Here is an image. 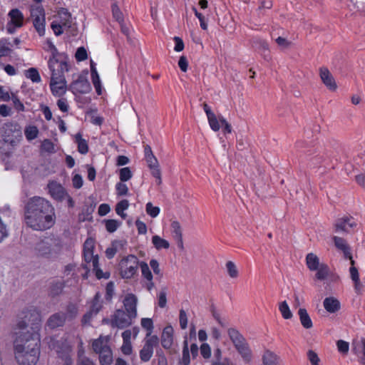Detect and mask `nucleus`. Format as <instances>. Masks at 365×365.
I'll return each mask as SVG.
<instances>
[{
	"instance_id": "1",
	"label": "nucleus",
	"mask_w": 365,
	"mask_h": 365,
	"mask_svg": "<svg viewBox=\"0 0 365 365\" xmlns=\"http://www.w3.org/2000/svg\"><path fill=\"white\" fill-rule=\"evenodd\" d=\"M24 222L34 230H46L55 224V209L51 203L43 197H31L24 207Z\"/></svg>"
},
{
	"instance_id": "2",
	"label": "nucleus",
	"mask_w": 365,
	"mask_h": 365,
	"mask_svg": "<svg viewBox=\"0 0 365 365\" xmlns=\"http://www.w3.org/2000/svg\"><path fill=\"white\" fill-rule=\"evenodd\" d=\"M38 325L29 327L24 321H20L15 329L16 339L14 341V352L18 351V345L22 346L24 350L29 349V345L34 341L40 347V336L38 333Z\"/></svg>"
},
{
	"instance_id": "3",
	"label": "nucleus",
	"mask_w": 365,
	"mask_h": 365,
	"mask_svg": "<svg viewBox=\"0 0 365 365\" xmlns=\"http://www.w3.org/2000/svg\"><path fill=\"white\" fill-rule=\"evenodd\" d=\"M29 347V349L24 350L22 346L18 345V351L14 354L19 365H35L37 363L40 355V347L34 341L30 343Z\"/></svg>"
},
{
	"instance_id": "4",
	"label": "nucleus",
	"mask_w": 365,
	"mask_h": 365,
	"mask_svg": "<svg viewBox=\"0 0 365 365\" xmlns=\"http://www.w3.org/2000/svg\"><path fill=\"white\" fill-rule=\"evenodd\" d=\"M63 247L61 240L55 237H47L36 245L37 252L46 257H56L61 252Z\"/></svg>"
},
{
	"instance_id": "5",
	"label": "nucleus",
	"mask_w": 365,
	"mask_h": 365,
	"mask_svg": "<svg viewBox=\"0 0 365 365\" xmlns=\"http://www.w3.org/2000/svg\"><path fill=\"white\" fill-rule=\"evenodd\" d=\"M306 265L312 272H316L315 278L322 281L326 279L329 274V267L325 263H321L319 258L314 253L310 252L306 255Z\"/></svg>"
},
{
	"instance_id": "6",
	"label": "nucleus",
	"mask_w": 365,
	"mask_h": 365,
	"mask_svg": "<svg viewBox=\"0 0 365 365\" xmlns=\"http://www.w3.org/2000/svg\"><path fill=\"white\" fill-rule=\"evenodd\" d=\"M30 17L36 32L40 36L45 34V11L41 5H31L30 7Z\"/></svg>"
},
{
	"instance_id": "7",
	"label": "nucleus",
	"mask_w": 365,
	"mask_h": 365,
	"mask_svg": "<svg viewBox=\"0 0 365 365\" xmlns=\"http://www.w3.org/2000/svg\"><path fill=\"white\" fill-rule=\"evenodd\" d=\"M66 58L67 57L64 53L59 55L58 57L54 58L53 56L49 58L48 63L53 78L64 76V72L68 71Z\"/></svg>"
},
{
	"instance_id": "8",
	"label": "nucleus",
	"mask_w": 365,
	"mask_h": 365,
	"mask_svg": "<svg viewBox=\"0 0 365 365\" xmlns=\"http://www.w3.org/2000/svg\"><path fill=\"white\" fill-rule=\"evenodd\" d=\"M138 259L134 255H128L119 263L120 274L123 278L130 279L136 273Z\"/></svg>"
},
{
	"instance_id": "9",
	"label": "nucleus",
	"mask_w": 365,
	"mask_h": 365,
	"mask_svg": "<svg viewBox=\"0 0 365 365\" xmlns=\"http://www.w3.org/2000/svg\"><path fill=\"white\" fill-rule=\"evenodd\" d=\"M130 314L125 312L123 309H117L110 319V326L118 329H124L129 327L132 324L133 319Z\"/></svg>"
},
{
	"instance_id": "10",
	"label": "nucleus",
	"mask_w": 365,
	"mask_h": 365,
	"mask_svg": "<svg viewBox=\"0 0 365 365\" xmlns=\"http://www.w3.org/2000/svg\"><path fill=\"white\" fill-rule=\"evenodd\" d=\"M334 227L336 232L349 233L357 227V222L353 217L344 216L336 221Z\"/></svg>"
},
{
	"instance_id": "11",
	"label": "nucleus",
	"mask_w": 365,
	"mask_h": 365,
	"mask_svg": "<svg viewBox=\"0 0 365 365\" xmlns=\"http://www.w3.org/2000/svg\"><path fill=\"white\" fill-rule=\"evenodd\" d=\"M74 94L88 93L91 90V86L88 79L83 76H79L78 79L74 81L69 88Z\"/></svg>"
},
{
	"instance_id": "12",
	"label": "nucleus",
	"mask_w": 365,
	"mask_h": 365,
	"mask_svg": "<svg viewBox=\"0 0 365 365\" xmlns=\"http://www.w3.org/2000/svg\"><path fill=\"white\" fill-rule=\"evenodd\" d=\"M158 343V338L155 335L146 339L145 344L140 351V356L142 361H148L150 360L153 354V347L155 346Z\"/></svg>"
},
{
	"instance_id": "13",
	"label": "nucleus",
	"mask_w": 365,
	"mask_h": 365,
	"mask_svg": "<svg viewBox=\"0 0 365 365\" xmlns=\"http://www.w3.org/2000/svg\"><path fill=\"white\" fill-rule=\"evenodd\" d=\"M145 155L152 175L160 180V170L158 168V160L155 158L149 145L145 146Z\"/></svg>"
},
{
	"instance_id": "14",
	"label": "nucleus",
	"mask_w": 365,
	"mask_h": 365,
	"mask_svg": "<svg viewBox=\"0 0 365 365\" xmlns=\"http://www.w3.org/2000/svg\"><path fill=\"white\" fill-rule=\"evenodd\" d=\"M319 76L324 83V85L331 91H335L337 88V84L336 81L326 67H322L319 68Z\"/></svg>"
},
{
	"instance_id": "15",
	"label": "nucleus",
	"mask_w": 365,
	"mask_h": 365,
	"mask_svg": "<svg viewBox=\"0 0 365 365\" xmlns=\"http://www.w3.org/2000/svg\"><path fill=\"white\" fill-rule=\"evenodd\" d=\"M352 351L357 356L359 362L365 365V338L352 341Z\"/></svg>"
},
{
	"instance_id": "16",
	"label": "nucleus",
	"mask_w": 365,
	"mask_h": 365,
	"mask_svg": "<svg viewBox=\"0 0 365 365\" xmlns=\"http://www.w3.org/2000/svg\"><path fill=\"white\" fill-rule=\"evenodd\" d=\"M66 81L64 76H60L58 78H51L50 87L52 93L56 96H61L66 92Z\"/></svg>"
},
{
	"instance_id": "17",
	"label": "nucleus",
	"mask_w": 365,
	"mask_h": 365,
	"mask_svg": "<svg viewBox=\"0 0 365 365\" xmlns=\"http://www.w3.org/2000/svg\"><path fill=\"white\" fill-rule=\"evenodd\" d=\"M54 349L58 356L62 360L71 357V346L66 340L57 341Z\"/></svg>"
},
{
	"instance_id": "18",
	"label": "nucleus",
	"mask_w": 365,
	"mask_h": 365,
	"mask_svg": "<svg viewBox=\"0 0 365 365\" xmlns=\"http://www.w3.org/2000/svg\"><path fill=\"white\" fill-rule=\"evenodd\" d=\"M174 341V329L171 325L166 326L161 332V346L165 349L172 346Z\"/></svg>"
},
{
	"instance_id": "19",
	"label": "nucleus",
	"mask_w": 365,
	"mask_h": 365,
	"mask_svg": "<svg viewBox=\"0 0 365 365\" xmlns=\"http://www.w3.org/2000/svg\"><path fill=\"white\" fill-rule=\"evenodd\" d=\"M137 297L133 294L126 295L123 300V305L126 312L130 314L131 317H136L137 316Z\"/></svg>"
},
{
	"instance_id": "20",
	"label": "nucleus",
	"mask_w": 365,
	"mask_h": 365,
	"mask_svg": "<svg viewBox=\"0 0 365 365\" xmlns=\"http://www.w3.org/2000/svg\"><path fill=\"white\" fill-rule=\"evenodd\" d=\"M49 193L56 200H63L67 195L66 190L58 183L52 182L48 185Z\"/></svg>"
},
{
	"instance_id": "21",
	"label": "nucleus",
	"mask_w": 365,
	"mask_h": 365,
	"mask_svg": "<svg viewBox=\"0 0 365 365\" xmlns=\"http://www.w3.org/2000/svg\"><path fill=\"white\" fill-rule=\"evenodd\" d=\"M332 240L336 249L342 252L344 258H351V247L346 240L337 236H334Z\"/></svg>"
},
{
	"instance_id": "22",
	"label": "nucleus",
	"mask_w": 365,
	"mask_h": 365,
	"mask_svg": "<svg viewBox=\"0 0 365 365\" xmlns=\"http://www.w3.org/2000/svg\"><path fill=\"white\" fill-rule=\"evenodd\" d=\"M323 306L325 310L330 314L336 313L341 309L340 302L334 297H326L324 299Z\"/></svg>"
},
{
	"instance_id": "23",
	"label": "nucleus",
	"mask_w": 365,
	"mask_h": 365,
	"mask_svg": "<svg viewBox=\"0 0 365 365\" xmlns=\"http://www.w3.org/2000/svg\"><path fill=\"white\" fill-rule=\"evenodd\" d=\"M66 322H68L63 314V312H59L52 314L47 321V324L51 329H56L63 327Z\"/></svg>"
},
{
	"instance_id": "24",
	"label": "nucleus",
	"mask_w": 365,
	"mask_h": 365,
	"mask_svg": "<svg viewBox=\"0 0 365 365\" xmlns=\"http://www.w3.org/2000/svg\"><path fill=\"white\" fill-rule=\"evenodd\" d=\"M228 335L237 350L247 344L242 335L235 329H230Z\"/></svg>"
},
{
	"instance_id": "25",
	"label": "nucleus",
	"mask_w": 365,
	"mask_h": 365,
	"mask_svg": "<svg viewBox=\"0 0 365 365\" xmlns=\"http://www.w3.org/2000/svg\"><path fill=\"white\" fill-rule=\"evenodd\" d=\"M9 17L10 18V21L9 22L11 23L14 26L16 27H21L24 25V16L22 12L18 9H11L9 14Z\"/></svg>"
},
{
	"instance_id": "26",
	"label": "nucleus",
	"mask_w": 365,
	"mask_h": 365,
	"mask_svg": "<svg viewBox=\"0 0 365 365\" xmlns=\"http://www.w3.org/2000/svg\"><path fill=\"white\" fill-rule=\"evenodd\" d=\"M65 287V282L63 280H56L51 282L49 290H48V294L52 297H55L58 295H60L63 289Z\"/></svg>"
},
{
	"instance_id": "27",
	"label": "nucleus",
	"mask_w": 365,
	"mask_h": 365,
	"mask_svg": "<svg viewBox=\"0 0 365 365\" xmlns=\"http://www.w3.org/2000/svg\"><path fill=\"white\" fill-rule=\"evenodd\" d=\"M78 314V308L77 304L69 302L65 309V312H63V314L68 322L73 320Z\"/></svg>"
},
{
	"instance_id": "28",
	"label": "nucleus",
	"mask_w": 365,
	"mask_h": 365,
	"mask_svg": "<svg viewBox=\"0 0 365 365\" xmlns=\"http://www.w3.org/2000/svg\"><path fill=\"white\" fill-rule=\"evenodd\" d=\"M298 315L304 328L310 329L313 327L312 321L306 309L300 308L298 311Z\"/></svg>"
},
{
	"instance_id": "29",
	"label": "nucleus",
	"mask_w": 365,
	"mask_h": 365,
	"mask_svg": "<svg viewBox=\"0 0 365 365\" xmlns=\"http://www.w3.org/2000/svg\"><path fill=\"white\" fill-rule=\"evenodd\" d=\"M171 232L173 237L176 240L178 247L180 249L183 248V243L182 240L181 228L179 222L174 221L171 224Z\"/></svg>"
},
{
	"instance_id": "30",
	"label": "nucleus",
	"mask_w": 365,
	"mask_h": 365,
	"mask_svg": "<svg viewBox=\"0 0 365 365\" xmlns=\"http://www.w3.org/2000/svg\"><path fill=\"white\" fill-rule=\"evenodd\" d=\"M58 15L61 18V21L64 29L72 28L71 14L68 12V9L65 8H61L58 11Z\"/></svg>"
},
{
	"instance_id": "31",
	"label": "nucleus",
	"mask_w": 365,
	"mask_h": 365,
	"mask_svg": "<svg viewBox=\"0 0 365 365\" xmlns=\"http://www.w3.org/2000/svg\"><path fill=\"white\" fill-rule=\"evenodd\" d=\"M99 354L101 365H110L113 361L112 351L110 347H105Z\"/></svg>"
},
{
	"instance_id": "32",
	"label": "nucleus",
	"mask_w": 365,
	"mask_h": 365,
	"mask_svg": "<svg viewBox=\"0 0 365 365\" xmlns=\"http://www.w3.org/2000/svg\"><path fill=\"white\" fill-rule=\"evenodd\" d=\"M306 158L308 161V165L309 167H315L319 165L322 162V158L317 153V151L314 150H308L306 154Z\"/></svg>"
},
{
	"instance_id": "33",
	"label": "nucleus",
	"mask_w": 365,
	"mask_h": 365,
	"mask_svg": "<svg viewBox=\"0 0 365 365\" xmlns=\"http://www.w3.org/2000/svg\"><path fill=\"white\" fill-rule=\"evenodd\" d=\"M140 267L143 276L149 282V283L147 284V288L148 290H150L153 286V283L151 282L153 275L150 268L148 267V264L144 262H141L140 263Z\"/></svg>"
},
{
	"instance_id": "34",
	"label": "nucleus",
	"mask_w": 365,
	"mask_h": 365,
	"mask_svg": "<svg viewBox=\"0 0 365 365\" xmlns=\"http://www.w3.org/2000/svg\"><path fill=\"white\" fill-rule=\"evenodd\" d=\"M123 247V243L120 240H115L112 242L111 246L108 247L106 250V255L107 258L112 259L120 248Z\"/></svg>"
},
{
	"instance_id": "35",
	"label": "nucleus",
	"mask_w": 365,
	"mask_h": 365,
	"mask_svg": "<svg viewBox=\"0 0 365 365\" xmlns=\"http://www.w3.org/2000/svg\"><path fill=\"white\" fill-rule=\"evenodd\" d=\"M12 46L11 42L9 38H3L0 40V56H7L12 51L11 47Z\"/></svg>"
},
{
	"instance_id": "36",
	"label": "nucleus",
	"mask_w": 365,
	"mask_h": 365,
	"mask_svg": "<svg viewBox=\"0 0 365 365\" xmlns=\"http://www.w3.org/2000/svg\"><path fill=\"white\" fill-rule=\"evenodd\" d=\"M76 142L78 144V150L81 154H86L88 152V145L87 141L82 138L81 133H77L75 136Z\"/></svg>"
},
{
	"instance_id": "37",
	"label": "nucleus",
	"mask_w": 365,
	"mask_h": 365,
	"mask_svg": "<svg viewBox=\"0 0 365 365\" xmlns=\"http://www.w3.org/2000/svg\"><path fill=\"white\" fill-rule=\"evenodd\" d=\"M190 363V354L187 340L183 342L182 358L180 360V365H189Z\"/></svg>"
},
{
	"instance_id": "38",
	"label": "nucleus",
	"mask_w": 365,
	"mask_h": 365,
	"mask_svg": "<svg viewBox=\"0 0 365 365\" xmlns=\"http://www.w3.org/2000/svg\"><path fill=\"white\" fill-rule=\"evenodd\" d=\"M245 362L249 363L252 359V351L248 344L237 350Z\"/></svg>"
},
{
	"instance_id": "39",
	"label": "nucleus",
	"mask_w": 365,
	"mask_h": 365,
	"mask_svg": "<svg viewBox=\"0 0 365 365\" xmlns=\"http://www.w3.org/2000/svg\"><path fill=\"white\" fill-rule=\"evenodd\" d=\"M208 123L210 128L217 132L220 129L221 123L220 120V115L217 116L215 113L207 118Z\"/></svg>"
},
{
	"instance_id": "40",
	"label": "nucleus",
	"mask_w": 365,
	"mask_h": 365,
	"mask_svg": "<svg viewBox=\"0 0 365 365\" xmlns=\"http://www.w3.org/2000/svg\"><path fill=\"white\" fill-rule=\"evenodd\" d=\"M102 307L101 302V294L99 292H97L92 302L90 307V311H91L94 314H97Z\"/></svg>"
},
{
	"instance_id": "41",
	"label": "nucleus",
	"mask_w": 365,
	"mask_h": 365,
	"mask_svg": "<svg viewBox=\"0 0 365 365\" xmlns=\"http://www.w3.org/2000/svg\"><path fill=\"white\" fill-rule=\"evenodd\" d=\"M279 310L285 319H289L292 317V313L286 301L282 302L279 305Z\"/></svg>"
},
{
	"instance_id": "42",
	"label": "nucleus",
	"mask_w": 365,
	"mask_h": 365,
	"mask_svg": "<svg viewBox=\"0 0 365 365\" xmlns=\"http://www.w3.org/2000/svg\"><path fill=\"white\" fill-rule=\"evenodd\" d=\"M141 326L145 329L148 333L146 334V339L150 338L153 330V322L150 318H143L141 319Z\"/></svg>"
},
{
	"instance_id": "43",
	"label": "nucleus",
	"mask_w": 365,
	"mask_h": 365,
	"mask_svg": "<svg viewBox=\"0 0 365 365\" xmlns=\"http://www.w3.org/2000/svg\"><path fill=\"white\" fill-rule=\"evenodd\" d=\"M277 356L270 351H266L263 355L264 365H274L277 363Z\"/></svg>"
},
{
	"instance_id": "44",
	"label": "nucleus",
	"mask_w": 365,
	"mask_h": 365,
	"mask_svg": "<svg viewBox=\"0 0 365 365\" xmlns=\"http://www.w3.org/2000/svg\"><path fill=\"white\" fill-rule=\"evenodd\" d=\"M129 202L127 200H123L120 201L115 207L116 213L120 215L123 219L126 217V214L123 212V210L128 209Z\"/></svg>"
},
{
	"instance_id": "45",
	"label": "nucleus",
	"mask_w": 365,
	"mask_h": 365,
	"mask_svg": "<svg viewBox=\"0 0 365 365\" xmlns=\"http://www.w3.org/2000/svg\"><path fill=\"white\" fill-rule=\"evenodd\" d=\"M105 347H109L108 345L104 344L102 336L95 339L92 343V348L94 352L98 354L104 350Z\"/></svg>"
},
{
	"instance_id": "46",
	"label": "nucleus",
	"mask_w": 365,
	"mask_h": 365,
	"mask_svg": "<svg viewBox=\"0 0 365 365\" xmlns=\"http://www.w3.org/2000/svg\"><path fill=\"white\" fill-rule=\"evenodd\" d=\"M227 274L231 278H237L239 272L235 264L232 261H228L225 264Z\"/></svg>"
},
{
	"instance_id": "47",
	"label": "nucleus",
	"mask_w": 365,
	"mask_h": 365,
	"mask_svg": "<svg viewBox=\"0 0 365 365\" xmlns=\"http://www.w3.org/2000/svg\"><path fill=\"white\" fill-rule=\"evenodd\" d=\"M26 76L34 83H38L41 81V77L38 71L35 68H30L27 70Z\"/></svg>"
},
{
	"instance_id": "48",
	"label": "nucleus",
	"mask_w": 365,
	"mask_h": 365,
	"mask_svg": "<svg viewBox=\"0 0 365 365\" xmlns=\"http://www.w3.org/2000/svg\"><path fill=\"white\" fill-rule=\"evenodd\" d=\"M120 222H118L116 220H105V225L106 230L108 232H114L118 227L120 225Z\"/></svg>"
},
{
	"instance_id": "49",
	"label": "nucleus",
	"mask_w": 365,
	"mask_h": 365,
	"mask_svg": "<svg viewBox=\"0 0 365 365\" xmlns=\"http://www.w3.org/2000/svg\"><path fill=\"white\" fill-rule=\"evenodd\" d=\"M120 180L122 182H125L132 178V173L129 168H121L119 171Z\"/></svg>"
},
{
	"instance_id": "50",
	"label": "nucleus",
	"mask_w": 365,
	"mask_h": 365,
	"mask_svg": "<svg viewBox=\"0 0 365 365\" xmlns=\"http://www.w3.org/2000/svg\"><path fill=\"white\" fill-rule=\"evenodd\" d=\"M200 354L204 359H208L210 358L211 348L207 343H202L200 346Z\"/></svg>"
},
{
	"instance_id": "51",
	"label": "nucleus",
	"mask_w": 365,
	"mask_h": 365,
	"mask_svg": "<svg viewBox=\"0 0 365 365\" xmlns=\"http://www.w3.org/2000/svg\"><path fill=\"white\" fill-rule=\"evenodd\" d=\"M112 13L113 17L118 21L119 23L123 22V14L120 11L118 6L116 4V3H113L112 4Z\"/></svg>"
},
{
	"instance_id": "52",
	"label": "nucleus",
	"mask_w": 365,
	"mask_h": 365,
	"mask_svg": "<svg viewBox=\"0 0 365 365\" xmlns=\"http://www.w3.org/2000/svg\"><path fill=\"white\" fill-rule=\"evenodd\" d=\"M187 315L184 309H180L179 313V323L182 329H185L187 327Z\"/></svg>"
},
{
	"instance_id": "53",
	"label": "nucleus",
	"mask_w": 365,
	"mask_h": 365,
	"mask_svg": "<svg viewBox=\"0 0 365 365\" xmlns=\"http://www.w3.org/2000/svg\"><path fill=\"white\" fill-rule=\"evenodd\" d=\"M41 149L43 151L52 153L55 152L53 143L48 139L44 140L41 143Z\"/></svg>"
},
{
	"instance_id": "54",
	"label": "nucleus",
	"mask_w": 365,
	"mask_h": 365,
	"mask_svg": "<svg viewBox=\"0 0 365 365\" xmlns=\"http://www.w3.org/2000/svg\"><path fill=\"white\" fill-rule=\"evenodd\" d=\"M195 16L198 19L200 24V27L203 30L207 29V24L205 21V16L200 12L197 11L195 7L192 8Z\"/></svg>"
},
{
	"instance_id": "55",
	"label": "nucleus",
	"mask_w": 365,
	"mask_h": 365,
	"mask_svg": "<svg viewBox=\"0 0 365 365\" xmlns=\"http://www.w3.org/2000/svg\"><path fill=\"white\" fill-rule=\"evenodd\" d=\"M338 351L341 354H347L349 349V344L344 340H339L336 342Z\"/></svg>"
},
{
	"instance_id": "56",
	"label": "nucleus",
	"mask_w": 365,
	"mask_h": 365,
	"mask_svg": "<svg viewBox=\"0 0 365 365\" xmlns=\"http://www.w3.org/2000/svg\"><path fill=\"white\" fill-rule=\"evenodd\" d=\"M75 57L78 61H82L88 58L86 50L84 47H79L75 54Z\"/></svg>"
},
{
	"instance_id": "57",
	"label": "nucleus",
	"mask_w": 365,
	"mask_h": 365,
	"mask_svg": "<svg viewBox=\"0 0 365 365\" xmlns=\"http://www.w3.org/2000/svg\"><path fill=\"white\" fill-rule=\"evenodd\" d=\"M25 135L28 140H33L37 137L38 129L35 126L29 127L26 129Z\"/></svg>"
},
{
	"instance_id": "58",
	"label": "nucleus",
	"mask_w": 365,
	"mask_h": 365,
	"mask_svg": "<svg viewBox=\"0 0 365 365\" xmlns=\"http://www.w3.org/2000/svg\"><path fill=\"white\" fill-rule=\"evenodd\" d=\"M146 212L150 216L155 217L158 215L160 209L158 207H153L151 202H148L146 205Z\"/></svg>"
},
{
	"instance_id": "59",
	"label": "nucleus",
	"mask_w": 365,
	"mask_h": 365,
	"mask_svg": "<svg viewBox=\"0 0 365 365\" xmlns=\"http://www.w3.org/2000/svg\"><path fill=\"white\" fill-rule=\"evenodd\" d=\"M220 120L221 126L223 128V132L225 134L231 133L232 131L231 125L227 121V120L222 116L220 115Z\"/></svg>"
},
{
	"instance_id": "60",
	"label": "nucleus",
	"mask_w": 365,
	"mask_h": 365,
	"mask_svg": "<svg viewBox=\"0 0 365 365\" xmlns=\"http://www.w3.org/2000/svg\"><path fill=\"white\" fill-rule=\"evenodd\" d=\"M51 27L52 30L53 31L55 35H56V36H60L63 32V28H64V27H63V24L60 22L57 23L56 21H53L51 23Z\"/></svg>"
},
{
	"instance_id": "61",
	"label": "nucleus",
	"mask_w": 365,
	"mask_h": 365,
	"mask_svg": "<svg viewBox=\"0 0 365 365\" xmlns=\"http://www.w3.org/2000/svg\"><path fill=\"white\" fill-rule=\"evenodd\" d=\"M73 186L76 189H80L83 186V180L82 176L79 174H76L72 178Z\"/></svg>"
},
{
	"instance_id": "62",
	"label": "nucleus",
	"mask_w": 365,
	"mask_h": 365,
	"mask_svg": "<svg viewBox=\"0 0 365 365\" xmlns=\"http://www.w3.org/2000/svg\"><path fill=\"white\" fill-rule=\"evenodd\" d=\"M116 190L118 195H126L128 192L127 185L123 182H118L116 184Z\"/></svg>"
},
{
	"instance_id": "63",
	"label": "nucleus",
	"mask_w": 365,
	"mask_h": 365,
	"mask_svg": "<svg viewBox=\"0 0 365 365\" xmlns=\"http://www.w3.org/2000/svg\"><path fill=\"white\" fill-rule=\"evenodd\" d=\"M78 365H94L93 361L86 356L84 354H79V357L77 361Z\"/></svg>"
},
{
	"instance_id": "64",
	"label": "nucleus",
	"mask_w": 365,
	"mask_h": 365,
	"mask_svg": "<svg viewBox=\"0 0 365 365\" xmlns=\"http://www.w3.org/2000/svg\"><path fill=\"white\" fill-rule=\"evenodd\" d=\"M307 356L312 365H319V359L317 354L312 350H309Z\"/></svg>"
}]
</instances>
